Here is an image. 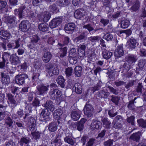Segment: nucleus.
I'll return each instance as SVG.
<instances>
[{"label":"nucleus","instance_id":"obj_1","mask_svg":"<svg viewBox=\"0 0 146 146\" xmlns=\"http://www.w3.org/2000/svg\"><path fill=\"white\" fill-rule=\"evenodd\" d=\"M84 114L88 117L93 116L94 111V108L92 105L89 104L87 102L84 109Z\"/></svg>","mask_w":146,"mask_h":146},{"label":"nucleus","instance_id":"obj_2","mask_svg":"<svg viewBox=\"0 0 146 146\" xmlns=\"http://www.w3.org/2000/svg\"><path fill=\"white\" fill-rule=\"evenodd\" d=\"M29 126L27 127V130L29 131H31V133L35 131L36 130V121L34 118L31 117L29 119Z\"/></svg>","mask_w":146,"mask_h":146},{"label":"nucleus","instance_id":"obj_3","mask_svg":"<svg viewBox=\"0 0 146 146\" xmlns=\"http://www.w3.org/2000/svg\"><path fill=\"white\" fill-rule=\"evenodd\" d=\"M40 119L41 121H47L51 119L50 113L47 110H43L41 112Z\"/></svg>","mask_w":146,"mask_h":146},{"label":"nucleus","instance_id":"obj_4","mask_svg":"<svg viewBox=\"0 0 146 146\" xmlns=\"http://www.w3.org/2000/svg\"><path fill=\"white\" fill-rule=\"evenodd\" d=\"M28 77V75L25 74L18 75L15 77L16 83L19 85H22L25 82V79Z\"/></svg>","mask_w":146,"mask_h":146},{"label":"nucleus","instance_id":"obj_5","mask_svg":"<svg viewBox=\"0 0 146 146\" xmlns=\"http://www.w3.org/2000/svg\"><path fill=\"white\" fill-rule=\"evenodd\" d=\"M60 123V121L57 120L56 121H53L50 123L48 125L49 130L51 132H54L56 131L58 126Z\"/></svg>","mask_w":146,"mask_h":146},{"label":"nucleus","instance_id":"obj_6","mask_svg":"<svg viewBox=\"0 0 146 146\" xmlns=\"http://www.w3.org/2000/svg\"><path fill=\"white\" fill-rule=\"evenodd\" d=\"M30 24L28 21H23L21 22L19 25V27L21 30L23 32H25L30 27Z\"/></svg>","mask_w":146,"mask_h":146},{"label":"nucleus","instance_id":"obj_7","mask_svg":"<svg viewBox=\"0 0 146 146\" xmlns=\"http://www.w3.org/2000/svg\"><path fill=\"white\" fill-rule=\"evenodd\" d=\"M115 56L117 57H120L122 56L124 54L123 46L122 45L117 46L114 52Z\"/></svg>","mask_w":146,"mask_h":146},{"label":"nucleus","instance_id":"obj_8","mask_svg":"<svg viewBox=\"0 0 146 146\" xmlns=\"http://www.w3.org/2000/svg\"><path fill=\"white\" fill-rule=\"evenodd\" d=\"M51 15L48 11L44 12L39 17V20L40 21H43L44 22L48 21L50 18Z\"/></svg>","mask_w":146,"mask_h":146},{"label":"nucleus","instance_id":"obj_9","mask_svg":"<svg viewBox=\"0 0 146 146\" xmlns=\"http://www.w3.org/2000/svg\"><path fill=\"white\" fill-rule=\"evenodd\" d=\"M141 135V133L140 131L134 133L131 135L129 139L136 142H139Z\"/></svg>","mask_w":146,"mask_h":146},{"label":"nucleus","instance_id":"obj_10","mask_svg":"<svg viewBox=\"0 0 146 146\" xmlns=\"http://www.w3.org/2000/svg\"><path fill=\"white\" fill-rule=\"evenodd\" d=\"M61 19L60 18H56L53 19L50 23L49 26L51 29L56 27L61 22Z\"/></svg>","mask_w":146,"mask_h":146},{"label":"nucleus","instance_id":"obj_11","mask_svg":"<svg viewBox=\"0 0 146 146\" xmlns=\"http://www.w3.org/2000/svg\"><path fill=\"white\" fill-rule=\"evenodd\" d=\"M86 14L85 11L83 9H80L75 11L74 15L76 19H80L84 16Z\"/></svg>","mask_w":146,"mask_h":146},{"label":"nucleus","instance_id":"obj_12","mask_svg":"<svg viewBox=\"0 0 146 146\" xmlns=\"http://www.w3.org/2000/svg\"><path fill=\"white\" fill-rule=\"evenodd\" d=\"M43 106L46 109L50 110L52 112L55 109L54 104L51 100H47Z\"/></svg>","mask_w":146,"mask_h":146},{"label":"nucleus","instance_id":"obj_13","mask_svg":"<svg viewBox=\"0 0 146 146\" xmlns=\"http://www.w3.org/2000/svg\"><path fill=\"white\" fill-rule=\"evenodd\" d=\"M24 6H23L21 7L19 10L16 9L14 10L15 15H18L20 19H21L23 16H24L26 15V13L24 12Z\"/></svg>","mask_w":146,"mask_h":146},{"label":"nucleus","instance_id":"obj_14","mask_svg":"<svg viewBox=\"0 0 146 146\" xmlns=\"http://www.w3.org/2000/svg\"><path fill=\"white\" fill-rule=\"evenodd\" d=\"M32 107L27 105L25 109V111H27V113L25 114V116L24 117V119L26 122L29 120L30 117L29 116L30 115L29 113L31 112Z\"/></svg>","mask_w":146,"mask_h":146},{"label":"nucleus","instance_id":"obj_15","mask_svg":"<svg viewBox=\"0 0 146 146\" xmlns=\"http://www.w3.org/2000/svg\"><path fill=\"white\" fill-rule=\"evenodd\" d=\"M10 60L13 65H17L20 62L19 57L15 54H13L10 56Z\"/></svg>","mask_w":146,"mask_h":146},{"label":"nucleus","instance_id":"obj_16","mask_svg":"<svg viewBox=\"0 0 146 146\" xmlns=\"http://www.w3.org/2000/svg\"><path fill=\"white\" fill-rule=\"evenodd\" d=\"M11 36V35L7 31H0V37H1L3 41L4 40H7L8 41V39Z\"/></svg>","mask_w":146,"mask_h":146},{"label":"nucleus","instance_id":"obj_17","mask_svg":"<svg viewBox=\"0 0 146 146\" xmlns=\"http://www.w3.org/2000/svg\"><path fill=\"white\" fill-rule=\"evenodd\" d=\"M100 122L95 119H94L91 125V129L92 130H97L100 127Z\"/></svg>","mask_w":146,"mask_h":146},{"label":"nucleus","instance_id":"obj_18","mask_svg":"<svg viewBox=\"0 0 146 146\" xmlns=\"http://www.w3.org/2000/svg\"><path fill=\"white\" fill-rule=\"evenodd\" d=\"M13 119L9 116L5 118V124L6 125L8 129L10 128L12 129L13 126Z\"/></svg>","mask_w":146,"mask_h":146},{"label":"nucleus","instance_id":"obj_19","mask_svg":"<svg viewBox=\"0 0 146 146\" xmlns=\"http://www.w3.org/2000/svg\"><path fill=\"white\" fill-rule=\"evenodd\" d=\"M47 71L50 76H52L54 75H57L59 73V71L57 66L48 69Z\"/></svg>","mask_w":146,"mask_h":146},{"label":"nucleus","instance_id":"obj_20","mask_svg":"<svg viewBox=\"0 0 146 146\" xmlns=\"http://www.w3.org/2000/svg\"><path fill=\"white\" fill-rule=\"evenodd\" d=\"M71 117L73 120L74 121H77L80 117V113L78 111L73 110L70 113Z\"/></svg>","mask_w":146,"mask_h":146},{"label":"nucleus","instance_id":"obj_21","mask_svg":"<svg viewBox=\"0 0 146 146\" xmlns=\"http://www.w3.org/2000/svg\"><path fill=\"white\" fill-rule=\"evenodd\" d=\"M86 46L84 44H82L80 46V47L78 48V54L79 56L81 58L84 57L85 56V49Z\"/></svg>","mask_w":146,"mask_h":146},{"label":"nucleus","instance_id":"obj_22","mask_svg":"<svg viewBox=\"0 0 146 146\" xmlns=\"http://www.w3.org/2000/svg\"><path fill=\"white\" fill-rule=\"evenodd\" d=\"M52 57V55L50 52H46L44 53L42 57L43 61L46 63L48 62Z\"/></svg>","mask_w":146,"mask_h":146},{"label":"nucleus","instance_id":"obj_23","mask_svg":"<svg viewBox=\"0 0 146 146\" xmlns=\"http://www.w3.org/2000/svg\"><path fill=\"white\" fill-rule=\"evenodd\" d=\"M1 81L3 84H7L10 82V79L9 76L2 73L1 74Z\"/></svg>","mask_w":146,"mask_h":146},{"label":"nucleus","instance_id":"obj_24","mask_svg":"<svg viewBox=\"0 0 146 146\" xmlns=\"http://www.w3.org/2000/svg\"><path fill=\"white\" fill-rule=\"evenodd\" d=\"M30 139L28 137H23L21 138L19 142L20 145L23 146L24 145H28L30 142Z\"/></svg>","mask_w":146,"mask_h":146},{"label":"nucleus","instance_id":"obj_25","mask_svg":"<svg viewBox=\"0 0 146 146\" xmlns=\"http://www.w3.org/2000/svg\"><path fill=\"white\" fill-rule=\"evenodd\" d=\"M72 126L73 128H76L77 130L80 131H82L84 128V125L78 121L75 123Z\"/></svg>","mask_w":146,"mask_h":146},{"label":"nucleus","instance_id":"obj_26","mask_svg":"<svg viewBox=\"0 0 146 146\" xmlns=\"http://www.w3.org/2000/svg\"><path fill=\"white\" fill-rule=\"evenodd\" d=\"M102 122L104 127L107 128H110L111 123L108 120V119L105 117H102L101 120Z\"/></svg>","mask_w":146,"mask_h":146},{"label":"nucleus","instance_id":"obj_27","mask_svg":"<svg viewBox=\"0 0 146 146\" xmlns=\"http://www.w3.org/2000/svg\"><path fill=\"white\" fill-rule=\"evenodd\" d=\"M16 18L13 16L5 17L4 18L5 22L8 24H11L15 22Z\"/></svg>","mask_w":146,"mask_h":146},{"label":"nucleus","instance_id":"obj_28","mask_svg":"<svg viewBox=\"0 0 146 146\" xmlns=\"http://www.w3.org/2000/svg\"><path fill=\"white\" fill-rule=\"evenodd\" d=\"M75 27V25L74 23H71L66 25L64 29L66 31H72L74 29Z\"/></svg>","mask_w":146,"mask_h":146},{"label":"nucleus","instance_id":"obj_29","mask_svg":"<svg viewBox=\"0 0 146 146\" xmlns=\"http://www.w3.org/2000/svg\"><path fill=\"white\" fill-rule=\"evenodd\" d=\"M82 68L81 66H76L74 70L76 75L78 77L80 76L82 74Z\"/></svg>","mask_w":146,"mask_h":146},{"label":"nucleus","instance_id":"obj_30","mask_svg":"<svg viewBox=\"0 0 146 146\" xmlns=\"http://www.w3.org/2000/svg\"><path fill=\"white\" fill-rule=\"evenodd\" d=\"M64 140L65 142L72 146L75 143L74 140L70 136H66L64 138Z\"/></svg>","mask_w":146,"mask_h":146},{"label":"nucleus","instance_id":"obj_31","mask_svg":"<svg viewBox=\"0 0 146 146\" xmlns=\"http://www.w3.org/2000/svg\"><path fill=\"white\" fill-rule=\"evenodd\" d=\"M56 81L60 85L61 87L63 88L64 86V79L62 76H59L57 79Z\"/></svg>","mask_w":146,"mask_h":146},{"label":"nucleus","instance_id":"obj_32","mask_svg":"<svg viewBox=\"0 0 146 146\" xmlns=\"http://www.w3.org/2000/svg\"><path fill=\"white\" fill-rule=\"evenodd\" d=\"M31 134L32 135L33 138L35 140H37L40 138L41 133L38 131H36V130L31 133Z\"/></svg>","mask_w":146,"mask_h":146},{"label":"nucleus","instance_id":"obj_33","mask_svg":"<svg viewBox=\"0 0 146 146\" xmlns=\"http://www.w3.org/2000/svg\"><path fill=\"white\" fill-rule=\"evenodd\" d=\"M38 28L42 31L44 32L47 31L48 28V25L46 24L41 23L38 25Z\"/></svg>","mask_w":146,"mask_h":146},{"label":"nucleus","instance_id":"obj_34","mask_svg":"<svg viewBox=\"0 0 146 146\" xmlns=\"http://www.w3.org/2000/svg\"><path fill=\"white\" fill-rule=\"evenodd\" d=\"M139 126L143 128H146V120L141 119L137 120Z\"/></svg>","mask_w":146,"mask_h":146},{"label":"nucleus","instance_id":"obj_35","mask_svg":"<svg viewBox=\"0 0 146 146\" xmlns=\"http://www.w3.org/2000/svg\"><path fill=\"white\" fill-rule=\"evenodd\" d=\"M49 86L47 85H44L41 84L38 86L37 87V89L38 91H46L48 90Z\"/></svg>","mask_w":146,"mask_h":146},{"label":"nucleus","instance_id":"obj_36","mask_svg":"<svg viewBox=\"0 0 146 146\" xmlns=\"http://www.w3.org/2000/svg\"><path fill=\"white\" fill-rule=\"evenodd\" d=\"M136 99V98L135 97L133 100H131L129 102L127 107L129 110H135V106L134 104V101Z\"/></svg>","mask_w":146,"mask_h":146},{"label":"nucleus","instance_id":"obj_37","mask_svg":"<svg viewBox=\"0 0 146 146\" xmlns=\"http://www.w3.org/2000/svg\"><path fill=\"white\" fill-rule=\"evenodd\" d=\"M70 1V0H60L57 2V4L60 7H63L68 5Z\"/></svg>","mask_w":146,"mask_h":146},{"label":"nucleus","instance_id":"obj_38","mask_svg":"<svg viewBox=\"0 0 146 146\" xmlns=\"http://www.w3.org/2000/svg\"><path fill=\"white\" fill-rule=\"evenodd\" d=\"M129 25V22L128 20L125 19L122 21L121 26L123 29L126 28Z\"/></svg>","mask_w":146,"mask_h":146},{"label":"nucleus","instance_id":"obj_39","mask_svg":"<svg viewBox=\"0 0 146 146\" xmlns=\"http://www.w3.org/2000/svg\"><path fill=\"white\" fill-rule=\"evenodd\" d=\"M72 91H81L82 90V86L79 83L75 84L72 89Z\"/></svg>","mask_w":146,"mask_h":146},{"label":"nucleus","instance_id":"obj_40","mask_svg":"<svg viewBox=\"0 0 146 146\" xmlns=\"http://www.w3.org/2000/svg\"><path fill=\"white\" fill-rule=\"evenodd\" d=\"M135 117L134 116H131L130 117H128L126 119V121L128 123H129L132 125H135Z\"/></svg>","mask_w":146,"mask_h":146},{"label":"nucleus","instance_id":"obj_41","mask_svg":"<svg viewBox=\"0 0 146 146\" xmlns=\"http://www.w3.org/2000/svg\"><path fill=\"white\" fill-rule=\"evenodd\" d=\"M110 108H111L109 111L108 114L110 117H113L117 114V112L114 113V110L115 108L114 106H111Z\"/></svg>","mask_w":146,"mask_h":146},{"label":"nucleus","instance_id":"obj_42","mask_svg":"<svg viewBox=\"0 0 146 146\" xmlns=\"http://www.w3.org/2000/svg\"><path fill=\"white\" fill-rule=\"evenodd\" d=\"M67 49L66 47L61 48L59 52L60 57L62 58L66 56L67 53Z\"/></svg>","mask_w":146,"mask_h":146},{"label":"nucleus","instance_id":"obj_43","mask_svg":"<svg viewBox=\"0 0 146 146\" xmlns=\"http://www.w3.org/2000/svg\"><path fill=\"white\" fill-rule=\"evenodd\" d=\"M113 38V35L110 33H107L104 36V38L107 41H111Z\"/></svg>","mask_w":146,"mask_h":146},{"label":"nucleus","instance_id":"obj_44","mask_svg":"<svg viewBox=\"0 0 146 146\" xmlns=\"http://www.w3.org/2000/svg\"><path fill=\"white\" fill-rule=\"evenodd\" d=\"M108 92H99L98 93V96L100 98H106L109 95Z\"/></svg>","mask_w":146,"mask_h":146},{"label":"nucleus","instance_id":"obj_45","mask_svg":"<svg viewBox=\"0 0 146 146\" xmlns=\"http://www.w3.org/2000/svg\"><path fill=\"white\" fill-rule=\"evenodd\" d=\"M139 68H143L146 66V60L142 59L140 60L139 62Z\"/></svg>","mask_w":146,"mask_h":146},{"label":"nucleus","instance_id":"obj_46","mask_svg":"<svg viewBox=\"0 0 146 146\" xmlns=\"http://www.w3.org/2000/svg\"><path fill=\"white\" fill-rule=\"evenodd\" d=\"M130 44H129L130 48H134L135 46L136 41V40L134 39L131 38L129 40Z\"/></svg>","mask_w":146,"mask_h":146},{"label":"nucleus","instance_id":"obj_47","mask_svg":"<svg viewBox=\"0 0 146 146\" xmlns=\"http://www.w3.org/2000/svg\"><path fill=\"white\" fill-rule=\"evenodd\" d=\"M40 101L37 98H35L32 102V105L33 106L37 108L40 106Z\"/></svg>","mask_w":146,"mask_h":146},{"label":"nucleus","instance_id":"obj_48","mask_svg":"<svg viewBox=\"0 0 146 146\" xmlns=\"http://www.w3.org/2000/svg\"><path fill=\"white\" fill-rule=\"evenodd\" d=\"M62 113V110L60 109H56L53 113V114L54 115L56 116L59 117Z\"/></svg>","mask_w":146,"mask_h":146},{"label":"nucleus","instance_id":"obj_49","mask_svg":"<svg viewBox=\"0 0 146 146\" xmlns=\"http://www.w3.org/2000/svg\"><path fill=\"white\" fill-rule=\"evenodd\" d=\"M123 120V118L122 116L120 115H117L114 119L113 122H116L122 123Z\"/></svg>","mask_w":146,"mask_h":146},{"label":"nucleus","instance_id":"obj_50","mask_svg":"<svg viewBox=\"0 0 146 146\" xmlns=\"http://www.w3.org/2000/svg\"><path fill=\"white\" fill-rule=\"evenodd\" d=\"M73 69L71 67L68 68L66 69L65 73L66 76L69 77L72 75Z\"/></svg>","mask_w":146,"mask_h":146},{"label":"nucleus","instance_id":"obj_51","mask_svg":"<svg viewBox=\"0 0 146 146\" xmlns=\"http://www.w3.org/2000/svg\"><path fill=\"white\" fill-rule=\"evenodd\" d=\"M96 140L94 138H90L86 145V146H92L95 143Z\"/></svg>","mask_w":146,"mask_h":146},{"label":"nucleus","instance_id":"obj_52","mask_svg":"<svg viewBox=\"0 0 146 146\" xmlns=\"http://www.w3.org/2000/svg\"><path fill=\"white\" fill-rule=\"evenodd\" d=\"M103 55L104 58L106 59H108L112 55V53L111 52L108 51L107 52H103Z\"/></svg>","mask_w":146,"mask_h":146},{"label":"nucleus","instance_id":"obj_53","mask_svg":"<svg viewBox=\"0 0 146 146\" xmlns=\"http://www.w3.org/2000/svg\"><path fill=\"white\" fill-rule=\"evenodd\" d=\"M10 56V54L6 52L3 53L2 54L3 61H6L7 60Z\"/></svg>","mask_w":146,"mask_h":146},{"label":"nucleus","instance_id":"obj_54","mask_svg":"<svg viewBox=\"0 0 146 146\" xmlns=\"http://www.w3.org/2000/svg\"><path fill=\"white\" fill-rule=\"evenodd\" d=\"M120 100V98L119 97L115 96L113 97L111 99V100L114 103L115 105L117 106Z\"/></svg>","mask_w":146,"mask_h":146},{"label":"nucleus","instance_id":"obj_55","mask_svg":"<svg viewBox=\"0 0 146 146\" xmlns=\"http://www.w3.org/2000/svg\"><path fill=\"white\" fill-rule=\"evenodd\" d=\"M52 97L55 99L60 97L61 96V92H54L51 94Z\"/></svg>","mask_w":146,"mask_h":146},{"label":"nucleus","instance_id":"obj_56","mask_svg":"<svg viewBox=\"0 0 146 146\" xmlns=\"http://www.w3.org/2000/svg\"><path fill=\"white\" fill-rule=\"evenodd\" d=\"M77 57H70L69 58V62L72 64H76L77 62Z\"/></svg>","mask_w":146,"mask_h":146},{"label":"nucleus","instance_id":"obj_57","mask_svg":"<svg viewBox=\"0 0 146 146\" xmlns=\"http://www.w3.org/2000/svg\"><path fill=\"white\" fill-rule=\"evenodd\" d=\"M113 127L116 129H119L122 127V123L114 122Z\"/></svg>","mask_w":146,"mask_h":146},{"label":"nucleus","instance_id":"obj_58","mask_svg":"<svg viewBox=\"0 0 146 146\" xmlns=\"http://www.w3.org/2000/svg\"><path fill=\"white\" fill-rule=\"evenodd\" d=\"M113 140L109 139L104 143V146H111L113 144Z\"/></svg>","mask_w":146,"mask_h":146},{"label":"nucleus","instance_id":"obj_59","mask_svg":"<svg viewBox=\"0 0 146 146\" xmlns=\"http://www.w3.org/2000/svg\"><path fill=\"white\" fill-rule=\"evenodd\" d=\"M31 42L34 44V43H36L38 40V38L36 35H35L31 36Z\"/></svg>","mask_w":146,"mask_h":146},{"label":"nucleus","instance_id":"obj_60","mask_svg":"<svg viewBox=\"0 0 146 146\" xmlns=\"http://www.w3.org/2000/svg\"><path fill=\"white\" fill-rule=\"evenodd\" d=\"M139 7V3H137L131 8V10L133 11H135L138 10Z\"/></svg>","mask_w":146,"mask_h":146},{"label":"nucleus","instance_id":"obj_61","mask_svg":"<svg viewBox=\"0 0 146 146\" xmlns=\"http://www.w3.org/2000/svg\"><path fill=\"white\" fill-rule=\"evenodd\" d=\"M7 113L8 112L7 111H5L3 112L1 111V110H0V120H1L3 119Z\"/></svg>","mask_w":146,"mask_h":146},{"label":"nucleus","instance_id":"obj_62","mask_svg":"<svg viewBox=\"0 0 146 146\" xmlns=\"http://www.w3.org/2000/svg\"><path fill=\"white\" fill-rule=\"evenodd\" d=\"M107 131L106 129H104L101 132L98 134V137L101 138H103L105 135Z\"/></svg>","mask_w":146,"mask_h":146},{"label":"nucleus","instance_id":"obj_63","mask_svg":"<svg viewBox=\"0 0 146 146\" xmlns=\"http://www.w3.org/2000/svg\"><path fill=\"white\" fill-rule=\"evenodd\" d=\"M51 89V90L52 91H55L56 90H59L58 88L56 85L54 84H51L49 87Z\"/></svg>","mask_w":146,"mask_h":146},{"label":"nucleus","instance_id":"obj_64","mask_svg":"<svg viewBox=\"0 0 146 146\" xmlns=\"http://www.w3.org/2000/svg\"><path fill=\"white\" fill-rule=\"evenodd\" d=\"M88 138V136L86 135H84L82 137L81 141V142L83 143V145L84 146L85 143L87 139Z\"/></svg>","mask_w":146,"mask_h":146}]
</instances>
